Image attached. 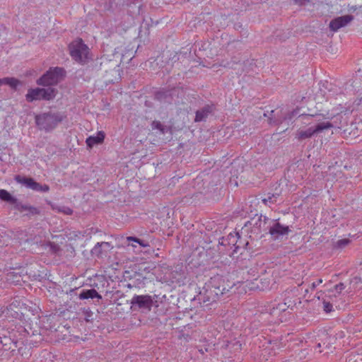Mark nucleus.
Instances as JSON below:
<instances>
[{
  "instance_id": "1",
  "label": "nucleus",
  "mask_w": 362,
  "mask_h": 362,
  "mask_svg": "<svg viewBox=\"0 0 362 362\" xmlns=\"http://www.w3.org/2000/svg\"><path fill=\"white\" fill-rule=\"evenodd\" d=\"M303 124L309 125L310 127L303 129H299L296 133V139L304 140L310 138L314 134L320 132L325 129H330L332 124L329 121L320 122L318 117L313 115H305L302 117Z\"/></svg>"
},
{
  "instance_id": "2",
  "label": "nucleus",
  "mask_w": 362,
  "mask_h": 362,
  "mask_svg": "<svg viewBox=\"0 0 362 362\" xmlns=\"http://www.w3.org/2000/svg\"><path fill=\"white\" fill-rule=\"evenodd\" d=\"M66 115L60 112H48L35 116V122L41 129L49 131L55 128Z\"/></svg>"
},
{
  "instance_id": "3",
  "label": "nucleus",
  "mask_w": 362,
  "mask_h": 362,
  "mask_svg": "<svg viewBox=\"0 0 362 362\" xmlns=\"http://www.w3.org/2000/svg\"><path fill=\"white\" fill-rule=\"evenodd\" d=\"M234 286V283L229 280V276L220 274L214 275L209 283L208 287L214 293V296H218L226 291H228Z\"/></svg>"
},
{
  "instance_id": "4",
  "label": "nucleus",
  "mask_w": 362,
  "mask_h": 362,
  "mask_svg": "<svg viewBox=\"0 0 362 362\" xmlns=\"http://www.w3.org/2000/svg\"><path fill=\"white\" fill-rule=\"evenodd\" d=\"M70 55L76 62L85 63L88 58L89 49L81 39L73 41L69 46Z\"/></svg>"
},
{
  "instance_id": "5",
  "label": "nucleus",
  "mask_w": 362,
  "mask_h": 362,
  "mask_svg": "<svg viewBox=\"0 0 362 362\" xmlns=\"http://www.w3.org/2000/svg\"><path fill=\"white\" fill-rule=\"evenodd\" d=\"M65 71L62 68H50L37 81L40 86H48L58 83L64 76Z\"/></svg>"
},
{
  "instance_id": "6",
  "label": "nucleus",
  "mask_w": 362,
  "mask_h": 362,
  "mask_svg": "<svg viewBox=\"0 0 362 362\" xmlns=\"http://www.w3.org/2000/svg\"><path fill=\"white\" fill-rule=\"evenodd\" d=\"M265 307L266 312L281 322L286 321L287 317L291 315L286 308V304H282L281 301L276 300L267 303Z\"/></svg>"
},
{
  "instance_id": "7",
  "label": "nucleus",
  "mask_w": 362,
  "mask_h": 362,
  "mask_svg": "<svg viewBox=\"0 0 362 362\" xmlns=\"http://www.w3.org/2000/svg\"><path fill=\"white\" fill-rule=\"evenodd\" d=\"M56 95V90L53 88H30L28 90L25 95L28 102H33L37 100H49L53 99Z\"/></svg>"
},
{
  "instance_id": "8",
  "label": "nucleus",
  "mask_w": 362,
  "mask_h": 362,
  "mask_svg": "<svg viewBox=\"0 0 362 362\" xmlns=\"http://www.w3.org/2000/svg\"><path fill=\"white\" fill-rule=\"evenodd\" d=\"M273 279L270 277H264L259 279H255L254 281L246 282L245 286L249 290H261L264 291L269 289Z\"/></svg>"
},
{
  "instance_id": "9",
  "label": "nucleus",
  "mask_w": 362,
  "mask_h": 362,
  "mask_svg": "<svg viewBox=\"0 0 362 362\" xmlns=\"http://www.w3.org/2000/svg\"><path fill=\"white\" fill-rule=\"evenodd\" d=\"M353 20V16L346 15L336 18L329 23V28L332 31H337L339 28L344 27Z\"/></svg>"
},
{
  "instance_id": "10",
  "label": "nucleus",
  "mask_w": 362,
  "mask_h": 362,
  "mask_svg": "<svg viewBox=\"0 0 362 362\" xmlns=\"http://www.w3.org/2000/svg\"><path fill=\"white\" fill-rule=\"evenodd\" d=\"M152 298L150 296H135L132 298V303L138 305L140 308L151 309L152 306Z\"/></svg>"
},
{
  "instance_id": "11",
  "label": "nucleus",
  "mask_w": 362,
  "mask_h": 362,
  "mask_svg": "<svg viewBox=\"0 0 362 362\" xmlns=\"http://www.w3.org/2000/svg\"><path fill=\"white\" fill-rule=\"evenodd\" d=\"M105 134L103 131H98L95 136H90L86 139V144L88 148L94 146L101 144L104 142Z\"/></svg>"
},
{
  "instance_id": "12",
  "label": "nucleus",
  "mask_w": 362,
  "mask_h": 362,
  "mask_svg": "<svg viewBox=\"0 0 362 362\" xmlns=\"http://www.w3.org/2000/svg\"><path fill=\"white\" fill-rule=\"evenodd\" d=\"M289 231L288 226H282L279 223H276L269 230L270 234L276 238L281 235H287Z\"/></svg>"
},
{
  "instance_id": "13",
  "label": "nucleus",
  "mask_w": 362,
  "mask_h": 362,
  "mask_svg": "<svg viewBox=\"0 0 362 362\" xmlns=\"http://www.w3.org/2000/svg\"><path fill=\"white\" fill-rule=\"evenodd\" d=\"M213 110V106L206 105L202 110H198L196 112L195 122H201L204 120Z\"/></svg>"
},
{
  "instance_id": "14",
  "label": "nucleus",
  "mask_w": 362,
  "mask_h": 362,
  "mask_svg": "<svg viewBox=\"0 0 362 362\" xmlns=\"http://www.w3.org/2000/svg\"><path fill=\"white\" fill-rule=\"evenodd\" d=\"M80 299H88V298H101V296L98 294V293L95 289H88V290H83L80 294H79Z\"/></svg>"
},
{
  "instance_id": "15",
  "label": "nucleus",
  "mask_w": 362,
  "mask_h": 362,
  "mask_svg": "<svg viewBox=\"0 0 362 362\" xmlns=\"http://www.w3.org/2000/svg\"><path fill=\"white\" fill-rule=\"evenodd\" d=\"M16 180L18 183L23 184L32 189H33L34 186H36V182L30 177H22L18 175L16 177Z\"/></svg>"
},
{
  "instance_id": "16",
  "label": "nucleus",
  "mask_w": 362,
  "mask_h": 362,
  "mask_svg": "<svg viewBox=\"0 0 362 362\" xmlns=\"http://www.w3.org/2000/svg\"><path fill=\"white\" fill-rule=\"evenodd\" d=\"M279 196V194H268L264 198H262V201L265 205H269L276 202L277 197Z\"/></svg>"
},
{
  "instance_id": "17",
  "label": "nucleus",
  "mask_w": 362,
  "mask_h": 362,
  "mask_svg": "<svg viewBox=\"0 0 362 362\" xmlns=\"http://www.w3.org/2000/svg\"><path fill=\"white\" fill-rule=\"evenodd\" d=\"M282 304H286V308L288 310H293V308L296 305V299H293V298L286 297L284 299L283 301H281Z\"/></svg>"
},
{
  "instance_id": "18",
  "label": "nucleus",
  "mask_w": 362,
  "mask_h": 362,
  "mask_svg": "<svg viewBox=\"0 0 362 362\" xmlns=\"http://www.w3.org/2000/svg\"><path fill=\"white\" fill-rule=\"evenodd\" d=\"M2 81L4 84L8 85L12 88H16L20 83L19 81L14 78H4Z\"/></svg>"
},
{
  "instance_id": "19",
  "label": "nucleus",
  "mask_w": 362,
  "mask_h": 362,
  "mask_svg": "<svg viewBox=\"0 0 362 362\" xmlns=\"http://www.w3.org/2000/svg\"><path fill=\"white\" fill-rule=\"evenodd\" d=\"M349 243H350L349 239L343 238V239L337 240L334 244V247L336 248H343V247H346V245H348L349 244Z\"/></svg>"
},
{
  "instance_id": "20",
  "label": "nucleus",
  "mask_w": 362,
  "mask_h": 362,
  "mask_svg": "<svg viewBox=\"0 0 362 362\" xmlns=\"http://www.w3.org/2000/svg\"><path fill=\"white\" fill-rule=\"evenodd\" d=\"M0 199L6 202L13 200L11 195L5 189H0Z\"/></svg>"
},
{
  "instance_id": "21",
  "label": "nucleus",
  "mask_w": 362,
  "mask_h": 362,
  "mask_svg": "<svg viewBox=\"0 0 362 362\" xmlns=\"http://www.w3.org/2000/svg\"><path fill=\"white\" fill-rule=\"evenodd\" d=\"M49 189V187L47 185H41L38 182H36V186H34V188L33 190L35 191H40V192H48Z\"/></svg>"
},
{
  "instance_id": "22",
  "label": "nucleus",
  "mask_w": 362,
  "mask_h": 362,
  "mask_svg": "<svg viewBox=\"0 0 362 362\" xmlns=\"http://www.w3.org/2000/svg\"><path fill=\"white\" fill-rule=\"evenodd\" d=\"M152 129H158L160 130L161 132H164V129H163V125L160 124V122H158V121H153V123H152Z\"/></svg>"
},
{
  "instance_id": "23",
  "label": "nucleus",
  "mask_w": 362,
  "mask_h": 362,
  "mask_svg": "<svg viewBox=\"0 0 362 362\" xmlns=\"http://www.w3.org/2000/svg\"><path fill=\"white\" fill-rule=\"evenodd\" d=\"M57 211L59 212H62V213H64V214H66V215H70L73 212L71 209H70L69 207H66V206L59 207L57 209Z\"/></svg>"
},
{
  "instance_id": "24",
  "label": "nucleus",
  "mask_w": 362,
  "mask_h": 362,
  "mask_svg": "<svg viewBox=\"0 0 362 362\" xmlns=\"http://www.w3.org/2000/svg\"><path fill=\"white\" fill-rule=\"evenodd\" d=\"M323 308L326 313H329L332 310V305L329 302H323Z\"/></svg>"
},
{
  "instance_id": "25",
  "label": "nucleus",
  "mask_w": 362,
  "mask_h": 362,
  "mask_svg": "<svg viewBox=\"0 0 362 362\" xmlns=\"http://www.w3.org/2000/svg\"><path fill=\"white\" fill-rule=\"evenodd\" d=\"M22 208L25 210H28L32 214H38V210L35 207L25 206Z\"/></svg>"
},
{
  "instance_id": "26",
  "label": "nucleus",
  "mask_w": 362,
  "mask_h": 362,
  "mask_svg": "<svg viewBox=\"0 0 362 362\" xmlns=\"http://www.w3.org/2000/svg\"><path fill=\"white\" fill-rule=\"evenodd\" d=\"M127 240H128L129 241H134V242H136V243H139V245H141V246H143V247H146V245L143 244V243L141 242V240H140L139 239L136 238H134V237H128V238H127Z\"/></svg>"
},
{
  "instance_id": "27",
  "label": "nucleus",
  "mask_w": 362,
  "mask_h": 362,
  "mask_svg": "<svg viewBox=\"0 0 362 362\" xmlns=\"http://www.w3.org/2000/svg\"><path fill=\"white\" fill-rule=\"evenodd\" d=\"M242 163V160L238 159L231 163V168H235L239 166Z\"/></svg>"
},
{
  "instance_id": "28",
  "label": "nucleus",
  "mask_w": 362,
  "mask_h": 362,
  "mask_svg": "<svg viewBox=\"0 0 362 362\" xmlns=\"http://www.w3.org/2000/svg\"><path fill=\"white\" fill-rule=\"evenodd\" d=\"M180 91H182V90L180 89V88H173V89H172V90L170 91V95H172V96L175 95H178V93H179Z\"/></svg>"
},
{
  "instance_id": "29",
  "label": "nucleus",
  "mask_w": 362,
  "mask_h": 362,
  "mask_svg": "<svg viewBox=\"0 0 362 362\" xmlns=\"http://www.w3.org/2000/svg\"><path fill=\"white\" fill-rule=\"evenodd\" d=\"M70 237L69 238L72 239V238H79V236L81 235V233H78V232H73V233H71L69 234Z\"/></svg>"
},
{
  "instance_id": "30",
  "label": "nucleus",
  "mask_w": 362,
  "mask_h": 362,
  "mask_svg": "<svg viewBox=\"0 0 362 362\" xmlns=\"http://www.w3.org/2000/svg\"><path fill=\"white\" fill-rule=\"evenodd\" d=\"M310 0H294L296 4L300 5L305 4L306 1L309 2Z\"/></svg>"
},
{
  "instance_id": "31",
  "label": "nucleus",
  "mask_w": 362,
  "mask_h": 362,
  "mask_svg": "<svg viewBox=\"0 0 362 362\" xmlns=\"http://www.w3.org/2000/svg\"><path fill=\"white\" fill-rule=\"evenodd\" d=\"M335 288H336V290L341 291L344 288V286L343 284H339L336 285Z\"/></svg>"
},
{
  "instance_id": "32",
  "label": "nucleus",
  "mask_w": 362,
  "mask_h": 362,
  "mask_svg": "<svg viewBox=\"0 0 362 362\" xmlns=\"http://www.w3.org/2000/svg\"><path fill=\"white\" fill-rule=\"evenodd\" d=\"M236 236H238V233H235V235L230 233V235H228L230 240H231V238H235Z\"/></svg>"
},
{
  "instance_id": "33",
  "label": "nucleus",
  "mask_w": 362,
  "mask_h": 362,
  "mask_svg": "<svg viewBox=\"0 0 362 362\" xmlns=\"http://www.w3.org/2000/svg\"><path fill=\"white\" fill-rule=\"evenodd\" d=\"M232 170H233V169H231V170H230V173H233V174H234L233 175L237 177V174H238V172H239V169H235V170H234V171H233V172Z\"/></svg>"
},
{
  "instance_id": "34",
  "label": "nucleus",
  "mask_w": 362,
  "mask_h": 362,
  "mask_svg": "<svg viewBox=\"0 0 362 362\" xmlns=\"http://www.w3.org/2000/svg\"><path fill=\"white\" fill-rule=\"evenodd\" d=\"M318 285L317 284V282H313L311 285L312 288H315Z\"/></svg>"
},
{
  "instance_id": "35",
  "label": "nucleus",
  "mask_w": 362,
  "mask_h": 362,
  "mask_svg": "<svg viewBox=\"0 0 362 362\" xmlns=\"http://www.w3.org/2000/svg\"><path fill=\"white\" fill-rule=\"evenodd\" d=\"M322 279H318V280L317 281V285H320V284H322Z\"/></svg>"
},
{
  "instance_id": "36",
  "label": "nucleus",
  "mask_w": 362,
  "mask_h": 362,
  "mask_svg": "<svg viewBox=\"0 0 362 362\" xmlns=\"http://www.w3.org/2000/svg\"><path fill=\"white\" fill-rule=\"evenodd\" d=\"M4 85L2 78L0 79V86Z\"/></svg>"
}]
</instances>
